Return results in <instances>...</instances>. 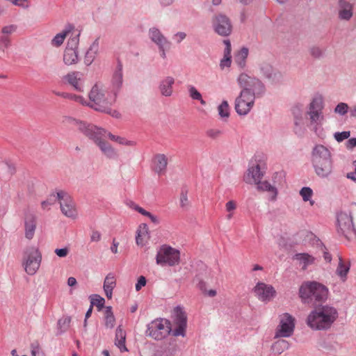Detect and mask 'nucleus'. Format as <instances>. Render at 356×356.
Returning <instances> with one entry per match:
<instances>
[{
  "mask_svg": "<svg viewBox=\"0 0 356 356\" xmlns=\"http://www.w3.org/2000/svg\"><path fill=\"white\" fill-rule=\"evenodd\" d=\"M237 82L242 90L235 99L234 107L238 115H245L253 108L255 98L264 95L265 86L259 79L245 73L238 76Z\"/></svg>",
  "mask_w": 356,
  "mask_h": 356,
  "instance_id": "1",
  "label": "nucleus"
},
{
  "mask_svg": "<svg viewBox=\"0 0 356 356\" xmlns=\"http://www.w3.org/2000/svg\"><path fill=\"white\" fill-rule=\"evenodd\" d=\"M173 323L174 329L172 328L169 320L155 319L148 325L147 334L155 340H162L170 333L175 337H184L187 327V315L183 307L178 306L174 309Z\"/></svg>",
  "mask_w": 356,
  "mask_h": 356,
  "instance_id": "2",
  "label": "nucleus"
},
{
  "mask_svg": "<svg viewBox=\"0 0 356 356\" xmlns=\"http://www.w3.org/2000/svg\"><path fill=\"white\" fill-rule=\"evenodd\" d=\"M338 318L339 312L336 307L330 305H320L309 313L307 324L315 330H327Z\"/></svg>",
  "mask_w": 356,
  "mask_h": 356,
  "instance_id": "3",
  "label": "nucleus"
},
{
  "mask_svg": "<svg viewBox=\"0 0 356 356\" xmlns=\"http://www.w3.org/2000/svg\"><path fill=\"white\" fill-rule=\"evenodd\" d=\"M79 131L99 148L101 152L110 158L111 156V132L92 124L81 122Z\"/></svg>",
  "mask_w": 356,
  "mask_h": 356,
  "instance_id": "4",
  "label": "nucleus"
},
{
  "mask_svg": "<svg viewBox=\"0 0 356 356\" xmlns=\"http://www.w3.org/2000/svg\"><path fill=\"white\" fill-rule=\"evenodd\" d=\"M312 163L316 175L321 178H327L332 173V154L324 145H317L313 148Z\"/></svg>",
  "mask_w": 356,
  "mask_h": 356,
  "instance_id": "5",
  "label": "nucleus"
},
{
  "mask_svg": "<svg viewBox=\"0 0 356 356\" xmlns=\"http://www.w3.org/2000/svg\"><path fill=\"white\" fill-rule=\"evenodd\" d=\"M329 290L321 283L312 281L303 282L299 289V296L305 303L313 300L316 302H325L328 298Z\"/></svg>",
  "mask_w": 356,
  "mask_h": 356,
  "instance_id": "6",
  "label": "nucleus"
},
{
  "mask_svg": "<svg viewBox=\"0 0 356 356\" xmlns=\"http://www.w3.org/2000/svg\"><path fill=\"white\" fill-rule=\"evenodd\" d=\"M109 92L101 83H96L89 93L88 105L95 111L110 113Z\"/></svg>",
  "mask_w": 356,
  "mask_h": 356,
  "instance_id": "7",
  "label": "nucleus"
},
{
  "mask_svg": "<svg viewBox=\"0 0 356 356\" xmlns=\"http://www.w3.org/2000/svg\"><path fill=\"white\" fill-rule=\"evenodd\" d=\"M156 259L157 264L173 266L179 264L180 261V252L175 248L167 245H163L159 250Z\"/></svg>",
  "mask_w": 356,
  "mask_h": 356,
  "instance_id": "8",
  "label": "nucleus"
},
{
  "mask_svg": "<svg viewBox=\"0 0 356 356\" xmlns=\"http://www.w3.org/2000/svg\"><path fill=\"white\" fill-rule=\"evenodd\" d=\"M296 319L288 313H284L279 317V324L275 330V337H289L295 329Z\"/></svg>",
  "mask_w": 356,
  "mask_h": 356,
  "instance_id": "9",
  "label": "nucleus"
},
{
  "mask_svg": "<svg viewBox=\"0 0 356 356\" xmlns=\"http://www.w3.org/2000/svg\"><path fill=\"white\" fill-rule=\"evenodd\" d=\"M211 24L214 32L220 36H228L232 31V22L225 14H215L211 18Z\"/></svg>",
  "mask_w": 356,
  "mask_h": 356,
  "instance_id": "10",
  "label": "nucleus"
},
{
  "mask_svg": "<svg viewBox=\"0 0 356 356\" xmlns=\"http://www.w3.org/2000/svg\"><path fill=\"white\" fill-rule=\"evenodd\" d=\"M337 232L348 239L353 235L356 234L353 216L350 213L341 211L337 215Z\"/></svg>",
  "mask_w": 356,
  "mask_h": 356,
  "instance_id": "11",
  "label": "nucleus"
},
{
  "mask_svg": "<svg viewBox=\"0 0 356 356\" xmlns=\"http://www.w3.org/2000/svg\"><path fill=\"white\" fill-rule=\"evenodd\" d=\"M41 254L38 250L31 248L24 254V266L25 271L31 275H34L38 270L41 262Z\"/></svg>",
  "mask_w": 356,
  "mask_h": 356,
  "instance_id": "12",
  "label": "nucleus"
},
{
  "mask_svg": "<svg viewBox=\"0 0 356 356\" xmlns=\"http://www.w3.org/2000/svg\"><path fill=\"white\" fill-rule=\"evenodd\" d=\"M57 199L62 213L68 218H75L77 213L71 196L66 192L60 191L57 193Z\"/></svg>",
  "mask_w": 356,
  "mask_h": 356,
  "instance_id": "13",
  "label": "nucleus"
},
{
  "mask_svg": "<svg viewBox=\"0 0 356 356\" xmlns=\"http://www.w3.org/2000/svg\"><path fill=\"white\" fill-rule=\"evenodd\" d=\"M257 298L263 302L270 301L276 295V291L270 284L264 282H258L253 289Z\"/></svg>",
  "mask_w": 356,
  "mask_h": 356,
  "instance_id": "14",
  "label": "nucleus"
},
{
  "mask_svg": "<svg viewBox=\"0 0 356 356\" xmlns=\"http://www.w3.org/2000/svg\"><path fill=\"white\" fill-rule=\"evenodd\" d=\"M323 108L321 98H314L309 105L308 115L312 123H318L323 120L322 110Z\"/></svg>",
  "mask_w": 356,
  "mask_h": 356,
  "instance_id": "15",
  "label": "nucleus"
},
{
  "mask_svg": "<svg viewBox=\"0 0 356 356\" xmlns=\"http://www.w3.org/2000/svg\"><path fill=\"white\" fill-rule=\"evenodd\" d=\"M353 15V4L346 0L338 1V17L343 21H349Z\"/></svg>",
  "mask_w": 356,
  "mask_h": 356,
  "instance_id": "16",
  "label": "nucleus"
},
{
  "mask_svg": "<svg viewBox=\"0 0 356 356\" xmlns=\"http://www.w3.org/2000/svg\"><path fill=\"white\" fill-rule=\"evenodd\" d=\"M63 79L72 86L77 92H83V86L79 72H71L63 76Z\"/></svg>",
  "mask_w": 356,
  "mask_h": 356,
  "instance_id": "17",
  "label": "nucleus"
},
{
  "mask_svg": "<svg viewBox=\"0 0 356 356\" xmlns=\"http://www.w3.org/2000/svg\"><path fill=\"white\" fill-rule=\"evenodd\" d=\"M25 236L32 239L36 229V217L33 213L26 212L24 217Z\"/></svg>",
  "mask_w": 356,
  "mask_h": 356,
  "instance_id": "18",
  "label": "nucleus"
},
{
  "mask_svg": "<svg viewBox=\"0 0 356 356\" xmlns=\"http://www.w3.org/2000/svg\"><path fill=\"white\" fill-rule=\"evenodd\" d=\"M263 177L259 164L251 166L248 168L247 175L245 176V181L248 184H258Z\"/></svg>",
  "mask_w": 356,
  "mask_h": 356,
  "instance_id": "19",
  "label": "nucleus"
},
{
  "mask_svg": "<svg viewBox=\"0 0 356 356\" xmlns=\"http://www.w3.org/2000/svg\"><path fill=\"white\" fill-rule=\"evenodd\" d=\"M115 345L121 353L128 352L126 346V332L119 326L115 331Z\"/></svg>",
  "mask_w": 356,
  "mask_h": 356,
  "instance_id": "20",
  "label": "nucleus"
},
{
  "mask_svg": "<svg viewBox=\"0 0 356 356\" xmlns=\"http://www.w3.org/2000/svg\"><path fill=\"white\" fill-rule=\"evenodd\" d=\"M149 238V229L145 223H142L138 226L137 235L136 237V244L140 246H144Z\"/></svg>",
  "mask_w": 356,
  "mask_h": 356,
  "instance_id": "21",
  "label": "nucleus"
},
{
  "mask_svg": "<svg viewBox=\"0 0 356 356\" xmlns=\"http://www.w3.org/2000/svg\"><path fill=\"white\" fill-rule=\"evenodd\" d=\"M175 83V79L172 76H167L160 83L159 89L162 95L170 97L172 95L173 90L172 85Z\"/></svg>",
  "mask_w": 356,
  "mask_h": 356,
  "instance_id": "22",
  "label": "nucleus"
},
{
  "mask_svg": "<svg viewBox=\"0 0 356 356\" xmlns=\"http://www.w3.org/2000/svg\"><path fill=\"white\" fill-rule=\"evenodd\" d=\"M63 61L65 65H71L78 63V51L73 49L65 48L63 54Z\"/></svg>",
  "mask_w": 356,
  "mask_h": 356,
  "instance_id": "23",
  "label": "nucleus"
},
{
  "mask_svg": "<svg viewBox=\"0 0 356 356\" xmlns=\"http://www.w3.org/2000/svg\"><path fill=\"white\" fill-rule=\"evenodd\" d=\"M168 165L167 157L164 154H158L154 159V168L157 173L163 172Z\"/></svg>",
  "mask_w": 356,
  "mask_h": 356,
  "instance_id": "24",
  "label": "nucleus"
},
{
  "mask_svg": "<svg viewBox=\"0 0 356 356\" xmlns=\"http://www.w3.org/2000/svg\"><path fill=\"white\" fill-rule=\"evenodd\" d=\"M149 37L153 42L159 45V48H163L165 45L168 44V42L156 29H151L149 30Z\"/></svg>",
  "mask_w": 356,
  "mask_h": 356,
  "instance_id": "25",
  "label": "nucleus"
},
{
  "mask_svg": "<svg viewBox=\"0 0 356 356\" xmlns=\"http://www.w3.org/2000/svg\"><path fill=\"white\" fill-rule=\"evenodd\" d=\"M225 44V49L224 51V57L220 60V67L222 70L225 67H229L231 65V43L229 40H224Z\"/></svg>",
  "mask_w": 356,
  "mask_h": 356,
  "instance_id": "26",
  "label": "nucleus"
},
{
  "mask_svg": "<svg viewBox=\"0 0 356 356\" xmlns=\"http://www.w3.org/2000/svg\"><path fill=\"white\" fill-rule=\"evenodd\" d=\"M130 207H131V208H132L134 210L136 211L141 215L147 217L153 224H154V225L159 224L160 220L158 218V216L146 211L145 209H144L141 207L138 206V204H136L135 203H131Z\"/></svg>",
  "mask_w": 356,
  "mask_h": 356,
  "instance_id": "27",
  "label": "nucleus"
},
{
  "mask_svg": "<svg viewBox=\"0 0 356 356\" xmlns=\"http://www.w3.org/2000/svg\"><path fill=\"white\" fill-rule=\"evenodd\" d=\"M349 269L350 264H346L342 258L339 256V264L336 270V273L343 282L346 281Z\"/></svg>",
  "mask_w": 356,
  "mask_h": 356,
  "instance_id": "28",
  "label": "nucleus"
},
{
  "mask_svg": "<svg viewBox=\"0 0 356 356\" xmlns=\"http://www.w3.org/2000/svg\"><path fill=\"white\" fill-rule=\"evenodd\" d=\"M296 259L300 261L302 265V269H306L307 267L314 262V257L307 253H300L296 254Z\"/></svg>",
  "mask_w": 356,
  "mask_h": 356,
  "instance_id": "29",
  "label": "nucleus"
},
{
  "mask_svg": "<svg viewBox=\"0 0 356 356\" xmlns=\"http://www.w3.org/2000/svg\"><path fill=\"white\" fill-rule=\"evenodd\" d=\"M257 184V188L261 191H268L270 193V199L271 200H275L277 196V190L276 188L271 186L268 181H259Z\"/></svg>",
  "mask_w": 356,
  "mask_h": 356,
  "instance_id": "30",
  "label": "nucleus"
},
{
  "mask_svg": "<svg viewBox=\"0 0 356 356\" xmlns=\"http://www.w3.org/2000/svg\"><path fill=\"white\" fill-rule=\"evenodd\" d=\"M98 50V43L93 42L85 55L84 62L87 65H90L95 59Z\"/></svg>",
  "mask_w": 356,
  "mask_h": 356,
  "instance_id": "31",
  "label": "nucleus"
},
{
  "mask_svg": "<svg viewBox=\"0 0 356 356\" xmlns=\"http://www.w3.org/2000/svg\"><path fill=\"white\" fill-rule=\"evenodd\" d=\"M90 301V306L93 307L95 306L99 312L104 308L105 300L99 295L92 294L89 297Z\"/></svg>",
  "mask_w": 356,
  "mask_h": 356,
  "instance_id": "32",
  "label": "nucleus"
},
{
  "mask_svg": "<svg viewBox=\"0 0 356 356\" xmlns=\"http://www.w3.org/2000/svg\"><path fill=\"white\" fill-rule=\"evenodd\" d=\"M289 347V343L284 340L281 339L275 342L272 346V350L275 354H281L284 350H287Z\"/></svg>",
  "mask_w": 356,
  "mask_h": 356,
  "instance_id": "33",
  "label": "nucleus"
},
{
  "mask_svg": "<svg viewBox=\"0 0 356 356\" xmlns=\"http://www.w3.org/2000/svg\"><path fill=\"white\" fill-rule=\"evenodd\" d=\"M248 55V49L247 48H242L235 56V61L238 66L244 67L245 65V60Z\"/></svg>",
  "mask_w": 356,
  "mask_h": 356,
  "instance_id": "34",
  "label": "nucleus"
},
{
  "mask_svg": "<svg viewBox=\"0 0 356 356\" xmlns=\"http://www.w3.org/2000/svg\"><path fill=\"white\" fill-rule=\"evenodd\" d=\"M122 65L120 62H118L117 67H116V72L113 76V86L115 84V87L118 89L120 88L122 83Z\"/></svg>",
  "mask_w": 356,
  "mask_h": 356,
  "instance_id": "35",
  "label": "nucleus"
},
{
  "mask_svg": "<svg viewBox=\"0 0 356 356\" xmlns=\"http://www.w3.org/2000/svg\"><path fill=\"white\" fill-rule=\"evenodd\" d=\"M70 323L71 317L70 316H64L58 320V330H60V334L65 332L70 327Z\"/></svg>",
  "mask_w": 356,
  "mask_h": 356,
  "instance_id": "36",
  "label": "nucleus"
},
{
  "mask_svg": "<svg viewBox=\"0 0 356 356\" xmlns=\"http://www.w3.org/2000/svg\"><path fill=\"white\" fill-rule=\"evenodd\" d=\"M69 32L70 31H63V32L56 34L51 40L52 45L55 47L60 46L63 43L64 40Z\"/></svg>",
  "mask_w": 356,
  "mask_h": 356,
  "instance_id": "37",
  "label": "nucleus"
},
{
  "mask_svg": "<svg viewBox=\"0 0 356 356\" xmlns=\"http://www.w3.org/2000/svg\"><path fill=\"white\" fill-rule=\"evenodd\" d=\"M188 92L190 97L195 100H198L200 102L201 104L205 105L206 102L202 99V95L200 92L193 86H189Z\"/></svg>",
  "mask_w": 356,
  "mask_h": 356,
  "instance_id": "38",
  "label": "nucleus"
},
{
  "mask_svg": "<svg viewBox=\"0 0 356 356\" xmlns=\"http://www.w3.org/2000/svg\"><path fill=\"white\" fill-rule=\"evenodd\" d=\"M31 350L32 356H45V354L42 350L38 341H35L31 344Z\"/></svg>",
  "mask_w": 356,
  "mask_h": 356,
  "instance_id": "39",
  "label": "nucleus"
},
{
  "mask_svg": "<svg viewBox=\"0 0 356 356\" xmlns=\"http://www.w3.org/2000/svg\"><path fill=\"white\" fill-rule=\"evenodd\" d=\"M218 113L222 118H227L229 116V106L227 101H222L218 108Z\"/></svg>",
  "mask_w": 356,
  "mask_h": 356,
  "instance_id": "40",
  "label": "nucleus"
},
{
  "mask_svg": "<svg viewBox=\"0 0 356 356\" xmlns=\"http://www.w3.org/2000/svg\"><path fill=\"white\" fill-rule=\"evenodd\" d=\"M11 45V40L8 35H0V51L5 53L6 49Z\"/></svg>",
  "mask_w": 356,
  "mask_h": 356,
  "instance_id": "41",
  "label": "nucleus"
},
{
  "mask_svg": "<svg viewBox=\"0 0 356 356\" xmlns=\"http://www.w3.org/2000/svg\"><path fill=\"white\" fill-rule=\"evenodd\" d=\"M113 142H114L115 145H122L126 146H134L136 145L135 142L134 141L129 140L123 137L115 136H113Z\"/></svg>",
  "mask_w": 356,
  "mask_h": 356,
  "instance_id": "42",
  "label": "nucleus"
},
{
  "mask_svg": "<svg viewBox=\"0 0 356 356\" xmlns=\"http://www.w3.org/2000/svg\"><path fill=\"white\" fill-rule=\"evenodd\" d=\"M104 290L105 291L106 296L108 299L111 298V279L110 277V274H108L104 280Z\"/></svg>",
  "mask_w": 356,
  "mask_h": 356,
  "instance_id": "43",
  "label": "nucleus"
},
{
  "mask_svg": "<svg viewBox=\"0 0 356 356\" xmlns=\"http://www.w3.org/2000/svg\"><path fill=\"white\" fill-rule=\"evenodd\" d=\"M199 287L204 296L213 298L217 295L215 289H207L204 282H200Z\"/></svg>",
  "mask_w": 356,
  "mask_h": 356,
  "instance_id": "44",
  "label": "nucleus"
},
{
  "mask_svg": "<svg viewBox=\"0 0 356 356\" xmlns=\"http://www.w3.org/2000/svg\"><path fill=\"white\" fill-rule=\"evenodd\" d=\"M261 72L263 74L268 77L270 78L273 72V67L268 63H262L260 67Z\"/></svg>",
  "mask_w": 356,
  "mask_h": 356,
  "instance_id": "45",
  "label": "nucleus"
},
{
  "mask_svg": "<svg viewBox=\"0 0 356 356\" xmlns=\"http://www.w3.org/2000/svg\"><path fill=\"white\" fill-rule=\"evenodd\" d=\"M300 194L302 197V200L305 202H307L310 200L313 195V191L309 187H303L300 191Z\"/></svg>",
  "mask_w": 356,
  "mask_h": 356,
  "instance_id": "46",
  "label": "nucleus"
},
{
  "mask_svg": "<svg viewBox=\"0 0 356 356\" xmlns=\"http://www.w3.org/2000/svg\"><path fill=\"white\" fill-rule=\"evenodd\" d=\"M79 34L71 38L68 40L66 48L73 49L74 50H77L79 45Z\"/></svg>",
  "mask_w": 356,
  "mask_h": 356,
  "instance_id": "47",
  "label": "nucleus"
},
{
  "mask_svg": "<svg viewBox=\"0 0 356 356\" xmlns=\"http://www.w3.org/2000/svg\"><path fill=\"white\" fill-rule=\"evenodd\" d=\"M17 30V26L14 24L5 26L1 29V35H8L13 34Z\"/></svg>",
  "mask_w": 356,
  "mask_h": 356,
  "instance_id": "48",
  "label": "nucleus"
},
{
  "mask_svg": "<svg viewBox=\"0 0 356 356\" xmlns=\"http://www.w3.org/2000/svg\"><path fill=\"white\" fill-rule=\"evenodd\" d=\"M350 135V131L337 132L334 134V138L337 142H341L343 140L348 138Z\"/></svg>",
  "mask_w": 356,
  "mask_h": 356,
  "instance_id": "49",
  "label": "nucleus"
},
{
  "mask_svg": "<svg viewBox=\"0 0 356 356\" xmlns=\"http://www.w3.org/2000/svg\"><path fill=\"white\" fill-rule=\"evenodd\" d=\"M56 200H58L57 195L56 196L54 194L51 195L47 200L43 201L41 203V206H42V209H44L47 208L49 206L53 204L56 202Z\"/></svg>",
  "mask_w": 356,
  "mask_h": 356,
  "instance_id": "50",
  "label": "nucleus"
},
{
  "mask_svg": "<svg viewBox=\"0 0 356 356\" xmlns=\"http://www.w3.org/2000/svg\"><path fill=\"white\" fill-rule=\"evenodd\" d=\"M348 106L345 103H339L335 108L334 111L340 115H344L348 112Z\"/></svg>",
  "mask_w": 356,
  "mask_h": 356,
  "instance_id": "51",
  "label": "nucleus"
},
{
  "mask_svg": "<svg viewBox=\"0 0 356 356\" xmlns=\"http://www.w3.org/2000/svg\"><path fill=\"white\" fill-rule=\"evenodd\" d=\"M104 312V320H105V325L106 327H109V324L111 322V307L107 306L105 307Z\"/></svg>",
  "mask_w": 356,
  "mask_h": 356,
  "instance_id": "52",
  "label": "nucleus"
},
{
  "mask_svg": "<svg viewBox=\"0 0 356 356\" xmlns=\"http://www.w3.org/2000/svg\"><path fill=\"white\" fill-rule=\"evenodd\" d=\"M63 98L74 100L75 102L83 104V99L81 96L65 92L63 95Z\"/></svg>",
  "mask_w": 356,
  "mask_h": 356,
  "instance_id": "53",
  "label": "nucleus"
},
{
  "mask_svg": "<svg viewBox=\"0 0 356 356\" xmlns=\"http://www.w3.org/2000/svg\"><path fill=\"white\" fill-rule=\"evenodd\" d=\"M3 168L5 170L6 174L8 176L13 175L15 172V167L8 163L3 164Z\"/></svg>",
  "mask_w": 356,
  "mask_h": 356,
  "instance_id": "54",
  "label": "nucleus"
},
{
  "mask_svg": "<svg viewBox=\"0 0 356 356\" xmlns=\"http://www.w3.org/2000/svg\"><path fill=\"white\" fill-rule=\"evenodd\" d=\"M146 279L144 276L141 275L139 277L137 283L136 284V290L139 291L143 286L146 284Z\"/></svg>",
  "mask_w": 356,
  "mask_h": 356,
  "instance_id": "55",
  "label": "nucleus"
},
{
  "mask_svg": "<svg viewBox=\"0 0 356 356\" xmlns=\"http://www.w3.org/2000/svg\"><path fill=\"white\" fill-rule=\"evenodd\" d=\"M54 252L56 254V255L58 256L59 257H65L69 253V248H60V249L57 248L55 250Z\"/></svg>",
  "mask_w": 356,
  "mask_h": 356,
  "instance_id": "56",
  "label": "nucleus"
},
{
  "mask_svg": "<svg viewBox=\"0 0 356 356\" xmlns=\"http://www.w3.org/2000/svg\"><path fill=\"white\" fill-rule=\"evenodd\" d=\"M310 54L314 58H319L322 54L321 49L318 47H313L309 50Z\"/></svg>",
  "mask_w": 356,
  "mask_h": 356,
  "instance_id": "57",
  "label": "nucleus"
},
{
  "mask_svg": "<svg viewBox=\"0 0 356 356\" xmlns=\"http://www.w3.org/2000/svg\"><path fill=\"white\" fill-rule=\"evenodd\" d=\"M188 204V200L187 197L186 193L182 192L180 195V206L181 207H186Z\"/></svg>",
  "mask_w": 356,
  "mask_h": 356,
  "instance_id": "58",
  "label": "nucleus"
},
{
  "mask_svg": "<svg viewBox=\"0 0 356 356\" xmlns=\"http://www.w3.org/2000/svg\"><path fill=\"white\" fill-rule=\"evenodd\" d=\"M207 134L212 138H216L221 134V132L218 129H210L207 131Z\"/></svg>",
  "mask_w": 356,
  "mask_h": 356,
  "instance_id": "59",
  "label": "nucleus"
},
{
  "mask_svg": "<svg viewBox=\"0 0 356 356\" xmlns=\"http://www.w3.org/2000/svg\"><path fill=\"white\" fill-rule=\"evenodd\" d=\"M225 207L228 212H231L236 208V202L233 200H230L226 203Z\"/></svg>",
  "mask_w": 356,
  "mask_h": 356,
  "instance_id": "60",
  "label": "nucleus"
},
{
  "mask_svg": "<svg viewBox=\"0 0 356 356\" xmlns=\"http://www.w3.org/2000/svg\"><path fill=\"white\" fill-rule=\"evenodd\" d=\"M346 147L348 149H351L353 147H356V138H353L349 139L346 143Z\"/></svg>",
  "mask_w": 356,
  "mask_h": 356,
  "instance_id": "61",
  "label": "nucleus"
},
{
  "mask_svg": "<svg viewBox=\"0 0 356 356\" xmlns=\"http://www.w3.org/2000/svg\"><path fill=\"white\" fill-rule=\"evenodd\" d=\"M353 165L355 166V171L348 172L347 174V178L352 179L353 181H356V161H353Z\"/></svg>",
  "mask_w": 356,
  "mask_h": 356,
  "instance_id": "62",
  "label": "nucleus"
},
{
  "mask_svg": "<svg viewBox=\"0 0 356 356\" xmlns=\"http://www.w3.org/2000/svg\"><path fill=\"white\" fill-rule=\"evenodd\" d=\"M186 34L184 32H178L175 35V38L177 40V42H180L184 39H185Z\"/></svg>",
  "mask_w": 356,
  "mask_h": 356,
  "instance_id": "63",
  "label": "nucleus"
},
{
  "mask_svg": "<svg viewBox=\"0 0 356 356\" xmlns=\"http://www.w3.org/2000/svg\"><path fill=\"white\" fill-rule=\"evenodd\" d=\"M293 115L296 118H301L302 117V110L300 107L297 106L293 110Z\"/></svg>",
  "mask_w": 356,
  "mask_h": 356,
  "instance_id": "64",
  "label": "nucleus"
}]
</instances>
